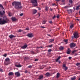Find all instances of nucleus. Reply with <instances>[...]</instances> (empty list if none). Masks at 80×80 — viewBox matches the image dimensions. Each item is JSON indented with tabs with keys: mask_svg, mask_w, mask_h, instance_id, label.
<instances>
[{
	"mask_svg": "<svg viewBox=\"0 0 80 80\" xmlns=\"http://www.w3.org/2000/svg\"><path fill=\"white\" fill-rule=\"evenodd\" d=\"M46 22H47V21H43L42 22V23L43 24H45V23H46Z\"/></svg>",
	"mask_w": 80,
	"mask_h": 80,
	"instance_id": "c9c22d12",
	"label": "nucleus"
},
{
	"mask_svg": "<svg viewBox=\"0 0 80 80\" xmlns=\"http://www.w3.org/2000/svg\"><path fill=\"white\" fill-rule=\"evenodd\" d=\"M40 47H38V48H40Z\"/></svg>",
	"mask_w": 80,
	"mask_h": 80,
	"instance_id": "338daca9",
	"label": "nucleus"
},
{
	"mask_svg": "<svg viewBox=\"0 0 80 80\" xmlns=\"http://www.w3.org/2000/svg\"><path fill=\"white\" fill-rule=\"evenodd\" d=\"M5 64L6 65H8V64L10 63V59L9 58H7L5 59Z\"/></svg>",
	"mask_w": 80,
	"mask_h": 80,
	"instance_id": "39448f33",
	"label": "nucleus"
},
{
	"mask_svg": "<svg viewBox=\"0 0 80 80\" xmlns=\"http://www.w3.org/2000/svg\"><path fill=\"white\" fill-rule=\"evenodd\" d=\"M53 46V44H51V45H50L48 46V47H49V48H52Z\"/></svg>",
	"mask_w": 80,
	"mask_h": 80,
	"instance_id": "f704fd0d",
	"label": "nucleus"
},
{
	"mask_svg": "<svg viewBox=\"0 0 80 80\" xmlns=\"http://www.w3.org/2000/svg\"><path fill=\"white\" fill-rule=\"evenodd\" d=\"M70 7H68V6H66L64 7V8H69Z\"/></svg>",
	"mask_w": 80,
	"mask_h": 80,
	"instance_id": "7c9ffc66",
	"label": "nucleus"
},
{
	"mask_svg": "<svg viewBox=\"0 0 80 80\" xmlns=\"http://www.w3.org/2000/svg\"><path fill=\"white\" fill-rule=\"evenodd\" d=\"M60 73H58L57 74V76H56L57 78H58L60 77Z\"/></svg>",
	"mask_w": 80,
	"mask_h": 80,
	"instance_id": "4468645a",
	"label": "nucleus"
},
{
	"mask_svg": "<svg viewBox=\"0 0 80 80\" xmlns=\"http://www.w3.org/2000/svg\"><path fill=\"white\" fill-rule=\"evenodd\" d=\"M76 65L77 66H78L79 65H80V63H77V64H76Z\"/></svg>",
	"mask_w": 80,
	"mask_h": 80,
	"instance_id": "473e14b6",
	"label": "nucleus"
},
{
	"mask_svg": "<svg viewBox=\"0 0 80 80\" xmlns=\"http://www.w3.org/2000/svg\"><path fill=\"white\" fill-rule=\"evenodd\" d=\"M15 66L16 67H21L22 66L20 64H18L17 65V64H15Z\"/></svg>",
	"mask_w": 80,
	"mask_h": 80,
	"instance_id": "f8f14e48",
	"label": "nucleus"
},
{
	"mask_svg": "<svg viewBox=\"0 0 80 80\" xmlns=\"http://www.w3.org/2000/svg\"><path fill=\"white\" fill-rule=\"evenodd\" d=\"M64 41L65 42H66V43H67V42H68V40L67 39H64Z\"/></svg>",
	"mask_w": 80,
	"mask_h": 80,
	"instance_id": "2f4dec72",
	"label": "nucleus"
},
{
	"mask_svg": "<svg viewBox=\"0 0 80 80\" xmlns=\"http://www.w3.org/2000/svg\"><path fill=\"white\" fill-rule=\"evenodd\" d=\"M43 78V75H40L38 78V80H42Z\"/></svg>",
	"mask_w": 80,
	"mask_h": 80,
	"instance_id": "6e6552de",
	"label": "nucleus"
},
{
	"mask_svg": "<svg viewBox=\"0 0 80 80\" xmlns=\"http://www.w3.org/2000/svg\"><path fill=\"white\" fill-rule=\"evenodd\" d=\"M26 30H29V29L28 28H26Z\"/></svg>",
	"mask_w": 80,
	"mask_h": 80,
	"instance_id": "13d9d810",
	"label": "nucleus"
},
{
	"mask_svg": "<svg viewBox=\"0 0 80 80\" xmlns=\"http://www.w3.org/2000/svg\"><path fill=\"white\" fill-rule=\"evenodd\" d=\"M50 10L51 11H53V9H52L51 8H50Z\"/></svg>",
	"mask_w": 80,
	"mask_h": 80,
	"instance_id": "4d7b16f0",
	"label": "nucleus"
},
{
	"mask_svg": "<svg viewBox=\"0 0 80 80\" xmlns=\"http://www.w3.org/2000/svg\"><path fill=\"white\" fill-rule=\"evenodd\" d=\"M15 75L18 77H20V72H15Z\"/></svg>",
	"mask_w": 80,
	"mask_h": 80,
	"instance_id": "1a4fd4ad",
	"label": "nucleus"
},
{
	"mask_svg": "<svg viewBox=\"0 0 80 80\" xmlns=\"http://www.w3.org/2000/svg\"><path fill=\"white\" fill-rule=\"evenodd\" d=\"M12 21H16V20H17V19L15 18H12Z\"/></svg>",
	"mask_w": 80,
	"mask_h": 80,
	"instance_id": "412c9836",
	"label": "nucleus"
},
{
	"mask_svg": "<svg viewBox=\"0 0 80 80\" xmlns=\"http://www.w3.org/2000/svg\"><path fill=\"white\" fill-rule=\"evenodd\" d=\"M76 45L74 43H71L70 44V47L71 48H73L75 47Z\"/></svg>",
	"mask_w": 80,
	"mask_h": 80,
	"instance_id": "0eeeda50",
	"label": "nucleus"
},
{
	"mask_svg": "<svg viewBox=\"0 0 80 80\" xmlns=\"http://www.w3.org/2000/svg\"><path fill=\"white\" fill-rule=\"evenodd\" d=\"M57 17V18H59L60 17V15H58Z\"/></svg>",
	"mask_w": 80,
	"mask_h": 80,
	"instance_id": "c03bdc74",
	"label": "nucleus"
},
{
	"mask_svg": "<svg viewBox=\"0 0 80 80\" xmlns=\"http://www.w3.org/2000/svg\"><path fill=\"white\" fill-rule=\"evenodd\" d=\"M68 58L69 60H71V59H72V57H69Z\"/></svg>",
	"mask_w": 80,
	"mask_h": 80,
	"instance_id": "5fc2aeb1",
	"label": "nucleus"
},
{
	"mask_svg": "<svg viewBox=\"0 0 80 80\" xmlns=\"http://www.w3.org/2000/svg\"><path fill=\"white\" fill-rule=\"evenodd\" d=\"M9 37L10 38L12 39V38H13V37H15V36L13 35H9Z\"/></svg>",
	"mask_w": 80,
	"mask_h": 80,
	"instance_id": "2eb2a0df",
	"label": "nucleus"
},
{
	"mask_svg": "<svg viewBox=\"0 0 80 80\" xmlns=\"http://www.w3.org/2000/svg\"><path fill=\"white\" fill-rule=\"evenodd\" d=\"M31 2L32 5L34 7H36L38 5L37 0H31Z\"/></svg>",
	"mask_w": 80,
	"mask_h": 80,
	"instance_id": "20e7f679",
	"label": "nucleus"
},
{
	"mask_svg": "<svg viewBox=\"0 0 80 80\" xmlns=\"http://www.w3.org/2000/svg\"><path fill=\"white\" fill-rule=\"evenodd\" d=\"M27 45H24L23 46L21 47V48L22 49H25V48H27Z\"/></svg>",
	"mask_w": 80,
	"mask_h": 80,
	"instance_id": "9b49d317",
	"label": "nucleus"
},
{
	"mask_svg": "<svg viewBox=\"0 0 80 80\" xmlns=\"http://www.w3.org/2000/svg\"><path fill=\"white\" fill-rule=\"evenodd\" d=\"M56 17V16L55 15H54L53 17H52V19H54Z\"/></svg>",
	"mask_w": 80,
	"mask_h": 80,
	"instance_id": "09e8293b",
	"label": "nucleus"
},
{
	"mask_svg": "<svg viewBox=\"0 0 80 80\" xmlns=\"http://www.w3.org/2000/svg\"><path fill=\"white\" fill-rule=\"evenodd\" d=\"M25 73H28V71H27V70H26L25 72H24Z\"/></svg>",
	"mask_w": 80,
	"mask_h": 80,
	"instance_id": "8fccbe9b",
	"label": "nucleus"
},
{
	"mask_svg": "<svg viewBox=\"0 0 80 80\" xmlns=\"http://www.w3.org/2000/svg\"><path fill=\"white\" fill-rule=\"evenodd\" d=\"M23 13L20 14V16H23Z\"/></svg>",
	"mask_w": 80,
	"mask_h": 80,
	"instance_id": "de8ad7c7",
	"label": "nucleus"
},
{
	"mask_svg": "<svg viewBox=\"0 0 80 80\" xmlns=\"http://www.w3.org/2000/svg\"><path fill=\"white\" fill-rule=\"evenodd\" d=\"M50 74L48 72H47L46 73L45 75L46 77H50Z\"/></svg>",
	"mask_w": 80,
	"mask_h": 80,
	"instance_id": "dca6fc26",
	"label": "nucleus"
},
{
	"mask_svg": "<svg viewBox=\"0 0 80 80\" xmlns=\"http://www.w3.org/2000/svg\"><path fill=\"white\" fill-rule=\"evenodd\" d=\"M27 36L30 38L32 37H33V34L32 33L28 34Z\"/></svg>",
	"mask_w": 80,
	"mask_h": 80,
	"instance_id": "ddd939ff",
	"label": "nucleus"
},
{
	"mask_svg": "<svg viewBox=\"0 0 80 80\" xmlns=\"http://www.w3.org/2000/svg\"><path fill=\"white\" fill-rule=\"evenodd\" d=\"M77 20H78V21H79V19H77Z\"/></svg>",
	"mask_w": 80,
	"mask_h": 80,
	"instance_id": "774afa93",
	"label": "nucleus"
},
{
	"mask_svg": "<svg viewBox=\"0 0 80 80\" xmlns=\"http://www.w3.org/2000/svg\"><path fill=\"white\" fill-rule=\"evenodd\" d=\"M73 25L72 24L71 26H70V28H73Z\"/></svg>",
	"mask_w": 80,
	"mask_h": 80,
	"instance_id": "a19ab883",
	"label": "nucleus"
},
{
	"mask_svg": "<svg viewBox=\"0 0 80 80\" xmlns=\"http://www.w3.org/2000/svg\"><path fill=\"white\" fill-rule=\"evenodd\" d=\"M59 49L60 50H62L64 49V48L62 46H61L59 48Z\"/></svg>",
	"mask_w": 80,
	"mask_h": 80,
	"instance_id": "f3484780",
	"label": "nucleus"
},
{
	"mask_svg": "<svg viewBox=\"0 0 80 80\" xmlns=\"http://www.w3.org/2000/svg\"><path fill=\"white\" fill-rule=\"evenodd\" d=\"M74 36H72V40H73V38H74Z\"/></svg>",
	"mask_w": 80,
	"mask_h": 80,
	"instance_id": "a18cd8bd",
	"label": "nucleus"
},
{
	"mask_svg": "<svg viewBox=\"0 0 80 80\" xmlns=\"http://www.w3.org/2000/svg\"><path fill=\"white\" fill-rule=\"evenodd\" d=\"M60 1V0H56V1L57 2H59Z\"/></svg>",
	"mask_w": 80,
	"mask_h": 80,
	"instance_id": "bf43d9fd",
	"label": "nucleus"
},
{
	"mask_svg": "<svg viewBox=\"0 0 80 80\" xmlns=\"http://www.w3.org/2000/svg\"><path fill=\"white\" fill-rule=\"evenodd\" d=\"M66 67V65L65 64H64L62 65V67L65 68V67Z\"/></svg>",
	"mask_w": 80,
	"mask_h": 80,
	"instance_id": "e433bc0d",
	"label": "nucleus"
},
{
	"mask_svg": "<svg viewBox=\"0 0 80 80\" xmlns=\"http://www.w3.org/2000/svg\"><path fill=\"white\" fill-rule=\"evenodd\" d=\"M48 7H47V6H46L45 7V10H46V11H48Z\"/></svg>",
	"mask_w": 80,
	"mask_h": 80,
	"instance_id": "393cba45",
	"label": "nucleus"
},
{
	"mask_svg": "<svg viewBox=\"0 0 80 80\" xmlns=\"http://www.w3.org/2000/svg\"><path fill=\"white\" fill-rule=\"evenodd\" d=\"M71 80H75L76 79V76H74L73 78H71Z\"/></svg>",
	"mask_w": 80,
	"mask_h": 80,
	"instance_id": "a211bd4d",
	"label": "nucleus"
},
{
	"mask_svg": "<svg viewBox=\"0 0 80 80\" xmlns=\"http://www.w3.org/2000/svg\"><path fill=\"white\" fill-rule=\"evenodd\" d=\"M38 8V10H41V8Z\"/></svg>",
	"mask_w": 80,
	"mask_h": 80,
	"instance_id": "603ef678",
	"label": "nucleus"
},
{
	"mask_svg": "<svg viewBox=\"0 0 80 80\" xmlns=\"http://www.w3.org/2000/svg\"><path fill=\"white\" fill-rule=\"evenodd\" d=\"M41 28H45V27H44L43 26H41Z\"/></svg>",
	"mask_w": 80,
	"mask_h": 80,
	"instance_id": "864d4df0",
	"label": "nucleus"
},
{
	"mask_svg": "<svg viewBox=\"0 0 80 80\" xmlns=\"http://www.w3.org/2000/svg\"><path fill=\"white\" fill-rule=\"evenodd\" d=\"M12 6L15 5V8H16L17 10H19L22 8V3L21 2L14 1L12 3Z\"/></svg>",
	"mask_w": 80,
	"mask_h": 80,
	"instance_id": "f257e3e1",
	"label": "nucleus"
},
{
	"mask_svg": "<svg viewBox=\"0 0 80 80\" xmlns=\"http://www.w3.org/2000/svg\"><path fill=\"white\" fill-rule=\"evenodd\" d=\"M38 59H36L35 60V62H36L37 61H38Z\"/></svg>",
	"mask_w": 80,
	"mask_h": 80,
	"instance_id": "3c124183",
	"label": "nucleus"
},
{
	"mask_svg": "<svg viewBox=\"0 0 80 80\" xmlns=\"http://www.w3.org/2000/svg\"><path fill=\"white\" fill-rule=\"evenodd\" d=\"M28 60V58L27 57H25L24 58V60L26 61H27V60Z\"/></svg>",
	"mask_w": 80,
	"mask_h": 80,
	"instance_id": "cd10ccee",
	"label": "nucleus"
},
{
	"mask_svg": "<svg viewBox=\"0 0 80 80\" xmlns=\"http://www.w3.org/2000/svg\"><path fill=\"white\" fill-rule=\"evenodd\" d=\"M48 36H49V37H51V36L50 35V34H48Z\"/></svg>",
	"mask_w": 80,
	"mask_h": 80,
	"instance_id": "0e129e2a",
	"label": "nucleus"
},
{
	"mask_svg": "<svg viewBox=\"0 0 80 80\" xmlns=\"http://www.w3.org/2000/svg\"><path fill=\"white\" fill-rule=\"evenodd\" d=\"M32 67H33V66L29 65L27 67V68L31 69L32 68Z\"/></svg>",
	"mask_w": 80,
	"mask_h": 80,
	"instance_id": "5701e85b",
	"label": "nucleus"
},
{
	"mask_svg": "<svg viewBox=\"0 0 80 80\" xmlns=\"http://www.w3.org/2000/svg\"><path fill=\"white\" fill-rule=\"evenodd\" d=\"M38 15H39V17H40V13H38Z\"/></svg>",
	"mask_w": 80,
	"mask_h": 80,
	"instance_id": "6e6d98bb",
	"label": "nucleus"
},
{
	"mask_svg": "<svg viewBox=\"0 0 80 80\" xmlns=\"http://www.w3.org/2000/svg\"><path fill=\"white\" fill-rule=\"evenodd\" d=\"M76 9L77 10H79V9H80V8H79V6H77L76 7Z\"/></svg>",
	"mask_w": 80,
	"mask_h": 80,
	"instance_id": "bb28decb",
	"label": "nucleus"
},
{
	"mask_svg": "<svg viewBox=\"0 0 80 80\" xmlns=\"http://www.w3.org/2000/svg\"><path fill=\"white\" fill-rule=\"evenodd\" d=\"M78 68H79V70H80V66H79Z\"/></svg>",
	"mask_w": 80,
	"mask_h": 80,
	"instance_id": "e2e57ef3",
	"label": "nucleus"
},
{
	"mask_svg": "<svg viewBox=\"0 0 80 80\" xmlns=\"http://www.w3.org/2000/svg\"><path fill=\"white\" fill-rule=\"evenodd\" d=\"M7 55V54H4L3 55V56H4V57H6Z\"/></svg>",
	"mask_w": 80,
	"mask_h": 80,
	"instance_id": "79ce46f5",
	"label": "nucleus"
},
{
	"mask_svg": "<svg viewBox=\"0 0 80 80\" xmlns=\"http://www.w3.org/2000/svg\"><path fill=\"white\" fill-rule=\"evenodd\" d=\"M13 75V73L12 72H10L8 74V75H9V76Z\"/></svg>",
	"mask_w": 80,
	"mask_h": 80,
	"instance_id": "6ab92c4d",
	"label": "nucleus"
},
{
	"mask_svg": "<svg viewBox=\"0 0 80 80\" xmlns=\"http://www.w3.org/2000/svg\"><path fill=\"white\" fill-rule=\"evenodd\" d=\"M60 58H61V57H60V56H59L58 58L56 59V62H58V60H59V59H60Z\"/></svg>",
	"mask_w": 80,
	"mask_h": 80,
	"instance_id": "b1692460",
	"label": "nucleus"
},
{
	"mask_svg": "<svg viewBox=\"0 0 80 80\" xmlns=\"http://www.w3.org/2000/svg\"><path fill=\"white\" fill-rule=\"evenodd\" d=\"M62 2H65V0H62Z\"/></svg>",
	"mask_w": 80,
	"mask_h": 80,
	"instance_id": "680f3d73",
	"label": "nucleus"
},
{
	"mask_svg": "<svg viewBox=\"0 0 80 80\" xmlns=\"http://www.w3.org/2000/svg\"><path fill=\"white\" fill-rule=\"evenodd\" d=\"M22 31L21 29H19L18 30V32H21Z\"/></svg>",
	"mask_w": 80,
	"mask_h": 80,
	"instance_id": "49530a36",
	"label": "nucleus"
},
{
	"mask_svg": "<svg viewBox=\"0 0 80 80\" xmlns=\"http://www.w3.org/2000/svg\"><path fill=\"white\" fill-rule=\"evenodd\" d=\"M5 11L3 7L2 6V5L0 4V15L2 16L5 14Z\"/></svg>",
	"mask_w": 80,
	"mask_h": 80,
	"instance_id": "7ed1b4c3",
	"label": "nucleus"
},
{
	"mask_svg": "<svg viewBox=\"0 0 80 80\" xmlns=\"http://www.w3.org/2000/svg\"><path fill=\"white\" fill-rule=\"evenodd\" d=\"M49 22L50 23V24H52V23H53V22H52V21H49Z\"/></svg>",
	"mask_w": 80,
	"mask_h": 80,
	"instance_id": "ea45409f",
	"label": "nucleus"
},
{
	"mask_svg": "<svg viewBox=\"0 0 80 80\" xmlns=\"http://www.w3.org/2000/svg\"><path fill=\"white\" fill-rule=\"evenodd\" d=\"M77 52V50H74L72 52V53H75Z\"/></svg>",
	"mask_w": 80,
	"mask_h": 80,
	"instance_id": "c85d7f7f",
	"label": "nucleus"
},
{
	"mask_svg": "<svg viewBox=\"0 0 80 80\" xmlns=\"http://www.w3.org/2000/svg\"><path fill=\"white\" fill-rule=\"evenodd\" d=\"M3 72V69L0 68V72Z\"/></svg>",
	"mask_w": 80,
	"mask_h": 80,
	"instance_id": "58836bf2",
	"label": "nucleus"
},
{
	"mask_svg": "<svg viewBox=\"0 0 80 80\" xmlns=\"http://www.w3.org/2000/svg\"><path fill=\"white\" fill-rule=\"evenodd\" d=\"M69 3H71V4H72V3H73V1H72V0H69Z\"/></svg>",
	"mask_w": 80,
	"mask_h": 80,
	"instance_id": "c756f323",
	"label": "nucleus"
},
{
	"mask_svg": "<svg viewBox=\"0 0 80 80\" xmlns=\"http://www.w3.org/2000/svg\"><path fill=\"white\" fill-rule=\"evenodd\" d=\"M9 21L8 19L7 18H6L5 19H3V21H2V18H0V25H3L5 24V23H7Z\"/></svg>",
	"mask_w": 80,
	"mask_h": 80,
	"instance_id": "f03ea898",
	"label": "nucleus"
},
{
	"mask_svg": "<svg viewBox=\"0 0 80 80\" xmlns=\"http://www.w3.org/2000/svg\"><path fill=\"white\" fill-rule=\"evenodd\" d=\"M73 35L75 38H78L79 37L78 34L77 32H74Z\"/></svg>",
	"mask_w": 80,
	"mask_h": 80,
	"instance_id": "423d86ee",
	"label": "nucleus"
},
{
	"mask_svg": "<svg viewBox=\"0 0 80 80\" xmlns=\"http://www.w3.org/2000/svg\"><path fill=\"white\" fill-rule=\"evenodd\" d=\"M54 41V39H51L49 40V43H52V42H53Z\"/></svg>",
	"mask_w": 80,
	"mask_h": 80,
	"instance_id": "4be33fe9",
	"label": "nucleus"
},
{
	"mask_svg": "<svg viewBox=\"0 0 80 80\" xmlns=\"http://www.w3.org/2000/svg\"><path fill=\"white\" fill-rule=\"evenodd\" d=\"M40 48H43V47H40Z\"/></svg>",
	"mask_w": 80,
	"mask_h": 80,
	"instance_id": "69168bd1",
	"label": "nucleus"
},
{
	"mask_svg": "<svg viewBox=\"0 0 80 80\" xmlns=\"http://www.w3.org/2000/svg\"><path fill=\"white\" fill-rule=\"evenodd\" d=\"M52 5L53 6H54V5H55V3H53V4H52Z\"/></svg>",
	"mask_w": 80,
	"mask_h": 80,
	"instance_id": "052dcab7",
	"label": "nucleus"
},
{
	"mask_svg": "<svg viewBox=\"0 0 80 80\" xmlns=\"http://www.w3.org/2000/svg\"><path fill=\"white\" fill-rule=\"evenodd\" d=\"M37 10L34 9L33 10V14H35V13H37Z\"/></svg>",
	"mask_w": 80,
	"mask_h": 80,
	"instance_id": "aec40b11",
	"label": "nucleus"
},
{
	"mask_svg": "<svg viewBox=\"0 0 80 80\" xmlns=\"http://www.w3.org/2000/svg\"><path fill=\"white\" fill-rule=\"evenodd\" d=\"M68 11L69 13H72V10L71 9H69Z\"/></svg>",
	"mask_w": 80,
	"mask_h": 80,
	"instance_id": "a878e982",
	"label": "nucleus"
},
{
	"mask_svg": "<svg viewBox=\"0 0 80 80\" xmlns=\"http://www.w3.org/2000/svg\"><path fill=\"white\" fill-rule=\"evenodd\" d=\"M71 52V51L70 50V48H68L67 51V54H70Z\"/></svg>",
	"mask_w": 80,
	"mask_h": 80,
	"instance_id": "9d476101",
	"label": "nucleus"
},
{
	"mask_svg": "<svg viewBox=\"0 0 80 80\" xmlns=\"http://www.w3.org/2000/svg\"><path fill=\"white\" fill-rule=\"evenodd\" d=\"M48 52H52V50L51 49H49L48 50Z\"/></svg>",
	"mask_w": 80,
	"mask_h": 80,
	"instance_id": "37998d69",
	"label": "nucleus"
},
{
	"mask_svg": "<svg viewBox=\"0 0 80 80\" xmlns=\"http://www.w3.org/2000/svg\"><path fill=\"white\" fill-rule=\"evenodd\" d=\"M64 68H65L64 70H65V71H66V70H67V69H68V67H65Z\"/></svg>",
	"mask_w": 80,
	"mask_h": 80,
	"instance_id": "4c0bfd02",
	"label": "nucleus"
},
{
	"mask_svg": "<svg viewBox=\"0 0 80 80\" xmlns=\"http://www.w3.org/2000/svg\"><path fill=\"white\" fill-rule=\"evenodd\" d=\"M8 15L9 16V17H11L12 16V14H11V12H9L8 13Z\"/></svg>",
	"mask_w": 80,
	"mask_h": 80,
	"instance_id": "72a5a7b5",
	"label": "nucleus"
}]
</instances>
